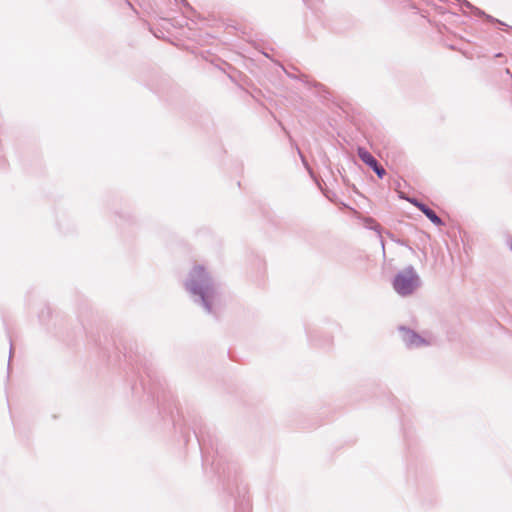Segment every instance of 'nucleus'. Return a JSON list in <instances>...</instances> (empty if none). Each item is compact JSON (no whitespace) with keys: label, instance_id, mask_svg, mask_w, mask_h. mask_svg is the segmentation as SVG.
<instances>
[{"label":"nucleus","instance_id":"obj_3","mask_svg":"<svg viewBox=\"0 0 512 512\" xmlns=\"http://www.w3.org/2000/svg\"><path fill=\"white\" fill-rule=\"evenodd\" d=\"M183 285L195 305L201 307L215 319L219 318L216 306L218 285L207 267L202 264H194Z\"/></svg>","mask_w":512,"mask_h":512},{"label":"nucleus","instance_id":"obj_1","mask_svg":"<svg viewBox=\"0 0 512 512\" xmlns=\"http://www.w3.org/2000/svg\"><path fill=\"white\" fill-rule=\"evenodd\" d=\"M123 357L125 362L131 366L132 371L137 374L139 382L132 386L135 397L140 401L157 402L159 412H167L173 418L171 404L172 395L165 389V383L159 377L153 363L139 352L136 343H122Z\"/></svg>","mask_w":512,"mask_h":512},{"label":"nucleus","instance_id":"obj_21","mask_svg":"<svg viewBox=\"0 0 512 512\" xmlns=\"http://www.w3.org/2000/svg\"><path fill=\"white\" fill-rule=\"evenodd\" d=\"M307 78H308V77H307L306 75L302 74V75H301V77H300V80H301L302 82H304V83H308Z\"/></svg>","mask_w":512,"mask_h":512},{"label":"nucleus","instance_id":"obj_18","mask_svg":"<svg viewBox=\"0 0 512 512\" xmlns=\"http://www.w3.org/2000/svg\"><path fill=\"white\" fill-rule=\"evenodd\" d=\"M12 354H13V344H12V341L10 340L9 361H11ZM9 369H10V362H8V370Z\"/></svg>","mask_w":512,"mask_h":512},{"label":"nucleus","instance_id":"obj_11","mask_svg":"<svg viewBox=\"0 0 512 512\" xmlns=\"http://www.w3.org/2000/svg\"><path fill=\"white\" fill-rule=\"evenodd\" d=\"M462 7H465L467 9H469L472 13H474L475 15L477 14H484V11L481 10L480 8L474 6L473 4H471L469 1L467 0H461L460 3H459Z\"/></svg>","mask_w":512,"mask_h":512},{"label":"nucleus","instance_id":"obj_22","mask_svg":"<svg viewBox=\"0 0 512 512\" xmlns=\"http://www.w3.org/2000/svg\"><path fill=\"white\" fill-rule=\"evenodd\" d=\"M507 244H508L509 248L512 250V238L511 237H509L507 239Z\"/></svg>","mask_w":512,"mask_h":512},{"label":"nucleus","instance_id":"obj_25","mask_svg":"<svg viewBox=\"0 0 512 512\" xmlns=\"http://www.w3.org/2000/svg\"><path fill=\"white\" fill-rule=\"evenodd\" d=\"M305 3H307V0H303Z\"/></svg>","mask_w":512,"mask_h":512},{"label":"nucleus","instance_id":"obj_4","mask_svg":"<svg viewBox=\"0 0 512 512\" xmlns=\"http://www.w3.org/2000/svg\"><path fill=\"white\" fill-rule=\"evenodd\" d=\"M422 284L421 278L412 265L398 271L392 280V287L400 296L412 295Z\"/></svg>","mask_w":512,"mask_h":512},{"label":"nucleus","instance_id":"obj_8","mask_svg":"<svg viewBox=\"0 0 512 512\" xmlns=\"http://www.w3.org/2000/svg\"><path fill=\"white\" fill-rule=\"evenodd\" d=\"M237 496L235 497V512H251V502L245 487L237 486Z\"/></svg>","mask_w":512,"mask_h":512},{"label":"nucleus","instance_id":"obj_23","mask_svg":"<svg viewBox=\"0 0 512 512\" xmlns=\"http://www.w3.org/2000/svg\"><path fill=\"white\" fill-rule=\"evenodd\" d=\"M501 56H502V53H497V54L495 55V57H501Z\"/></svg>","mask_w":512,"mask_h":512},{"label":"nucleus","instance_id":"obj_15","mask_svg":"<svg viewBox=\"0 0 512 512\" xmlns=\"http://www.w3.org/2000/svg\"><path fill=\"white\" fill-rule=\"evenodd\" d=\"M386 235H387V236H388V237H389L393 242H395L396 244L401 245V246L406 245L405 241H403V240H401V239H396V238L394 237V234H393V233H391L390 231H386Z\"/></svg>","mask_w":512,"mask_h":512},{"label":"nucleus","instance_id":"obj_2","mask_svg":"<svg viewBox=\"0 0 512 512\" xmlns=\"http://www.w3.org/2000/svg\"><path fill=\"white\" fill-rule=\"evenodd\" d=\"M189 426L200 448L203 467L209 464L211 471L222 483L223 489L233 495L231 486L237 485L236 464L229 462L227 452L219 446L214 430L208 427L201 417L193 416Z\"/></svg>","mask_w":512,"mask_h":512},{"label":"nucleus","instance_id":"obj_10","mask_svg":"<svg viewBox=\"0 0 512 512\" xmlns=\"http://www.w3.org/2000/svg\"><path fill=\"white\" fill-rule=\"evenodd\" d=\"M52 315L51 307L46 305L39 313L38 317L41 323L45 324Z\"/></svg>","mask_w":512,"mask_h":512},{"label":"nucleus","instance_id":"obj_9","mask_svg":"<svg viewBox=\"0 0 512 512\" xmlns=\"http://www.w3.org/2000/svg\"><path fill=\"white\" fill-rule=\"evenodd\" d=\"M365 226L369 230H373V231H375L378 234V236L381 239V245H382V248H383V253L385 254L384 241H383L382 235H381L382 228H381L380 224L377 223L376 220L373 219L372 217H367L365 219Z\"/></svg>","mask_w":512,"mask_h":512},{"label":"nucleus","instance_id":"obj_20","mask_svg":"<svg viewBox=\"0 0 512 512\" xmlns=\"http://www.w3.org/2000/svg\"><path fill=\"white\" fill-rule=\"evenodd\" d=\"M180 3L184 6V7H187V8H190L191 9V6L190 4L188 3L187 0H180Z\"/></svg>","mask_w":512,"mask_h":512},{"label":"nucleus","instance_id":"obj_17","mask_svg":"<svg viewBox=\"0 0 512 512\" xmlns=\"http://www.w3.org/2000/svg\"><path fill=\"white\" fill-rule=\"evenodd\" d=\"M313 86H314L316 89H318V91H319V92H320V91H323V92H325V93H328V92H327V90H326V88H325V86H324L323 84L319 83V82H314Z\"/></svg>","mask_w":512,"mask_h":512},{"label":"nucleus","instance_id":"obj_24","mask_svg":"<svg viewBox=\"0 0 512 512\" xmlns=\"http://www.w3.org/2000/svg\"><path fill=\"white\" fill-rule=\"evenodd\" d=\"M458 3H460L461 0H456Z\"/></svg>","mask_w":512,"mask_h":512},{"label":"nucleus","instance_id":"obj_12","mask_svg":"<svg viewBox=\"0 0 512 512\" xmlns=\"http://www.w3.org/2000/svg\"><path fill=\"white\" fill-rule=\"evenodd\" d=\"M297 148V152H298V155L302 161V164L303 166L305 167V169L307 170L308 174L310 175V177H314V171L313 169L310 167L306 157L304 156V154L302 153V151L298 148Z\"/></svg>","mask_w":512,"mask_h":512},{"label":"nucleus","instance_id":"obj_19","mask_svg":"<svg viewBox=\"0 0 512 512\" xmlns=\"http://www.w3.org/2000/svg\"><path fill=\"white\" fill-rule=\"evenodd\" d=\"M182 434H183V437H184V440H185V443L188 444V442L190 441V435L185 433L184 431H181Z\"/></svg>","mask_w":512,"mask_h":512},{"label":"nucleus","instance_id":"obj_13","mask_svg":"<svg viewBox=\"0 0 512 512\" xmlns=\"http://www.w3.org/2000/svg\"><path fill=\"white\" fill-rule=\"evenodd\" d=\"M476 16L478 17H483L486 21L490 22V23H497L501 26H508L506 23H504L503 21L499 20V19H496L494 18L493 16L487 14L484 12V14H477Z\"/></svg>","mask_w":512,"mask_h":512},{"label":"nucleus","instance_id":"obj_6","mask_svg":"<svg viewBox=\"0 0 512 512\" xmlns=\"http://www.w3.org/2000/svg\"><path fill=\"white\" fill-rule=\"evenodd\" d=\"M398 331L402 342L409 349L419 348L421 346H426L429 344V342L425 338H423L419 333L406 326H399Z\"/></svg>","mask_w":512,"mask_h":512},{"label":"nucleus","instance_id":"obj_16","mask_svg":"<svg viewBox=\"0 0 512 512\" xmlns=\"http://www.w3.org/2000/svg\"><path fill=\"white\" fill-rule=\"evenodd\" d=\"M322 194L330 201H333V198L336 197V194L327 188L322 191Z\"/></svg>","mask_w":512,"mask_h":512},{"label":"nucleus","instance_id":"obj_7","mask_svg":"<svg viewBox=\"0 0 512 512\" xmlns=\"http://www.w3.org/2000/svg\"><path fill=\"white\" fill-rule=\"evenodd\" d=\"M357 155L359 159L366 164L378 178L383 179L386 175V170L381 163L364 147L357 148Z\"/></svg>","mask_w":512,"mask_h":512},{"label":"nucleus","instance_id":"obj_5","mask_svg":"<svg viewBox=\"0 0 512 512\" xmlns=\"http://www.w3.org/2000/svg\"><path fill=\"white\" fill-rule=\"evenodd\" d=\"M400 199H404L415 206L419 211H421L435 226L441 227L444 226V221L436 214V212L431 209L427 204L423 201L415 198L406 196L404 193L399 194Z\"/></svg>","mask_w":512,"mask_h":512},{"label":"nucleus","instance_id":"obj_14","mask_svg":"<svg viewBox=\"0 0 512 512\" xmlns=\"http://www.w3.org/2000/svg\"><path fill=\"white\" fill-rule=\"evenodd\" d=\"M311 179L314 181V183L316 184V186L318 187V189L322 192L323 190H325L326 188L323 187V180L318 177L315 173H314V177H311Z\"/></svg>","mask_w":512,"mask_h":512}]
</instances>
